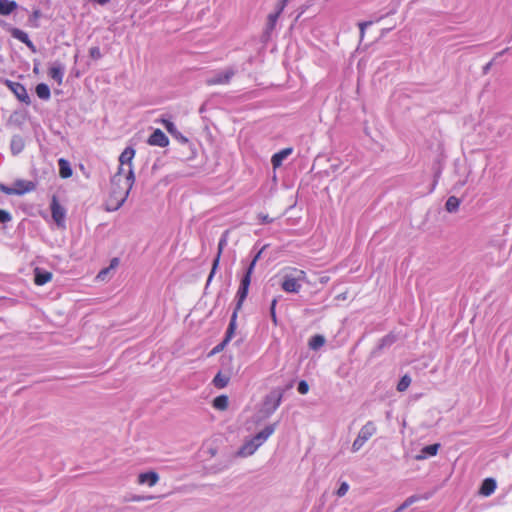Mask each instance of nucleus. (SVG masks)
<instances>
[{
    "mask_svg": "<svg viewBox=\"0 0 512 512\" xmlns=\"http://www.w3.org/2000/svg\"><path fill=\"white\" fill-rule=\"evenodd\" d=\"M282 401V393L279 391H272L269 393L264 401L260 413L263 418L270 417L280 406Z\"/></svg>",
    "mask_w": 512,
    "mask_h": 512,
    "instance_id": "obj_6",
    "label": "nucleus"
},
{
    "mask_svg": "<svg viewBox=\"0 0 512 512\" xmlns=\"http://www.w3.org/2000/svg\"><path fill=\"white\" fill-rule=\"evenodd\" d=\"M213 383L218 388H223L228 384V378L226 376H223L221 373H218L214 379Z\"/></svg>",
    "mask_w": 512,
    "mask_h": 512,
    "instance_id": "obj_33",
    "label": "nucleus"
},
{
    "mask_svg": "<svg viewBox=\"0 0 512 512\" xmlns=\"http://www.w3.org/2000/svg\"><path fill=\"white\" fill-rule=\"evenodd\" d=\"M65 74V66L60 62H54L49 68L48 75L51 79L61 85Z\"/></svg>",
    "mask_w": 512,
    "mask_h": 512,
    "instance_id": "obj_15",
    "label": "nucleus"
},
{
    "mask_svg": "<svg viewBox=\"0 0 512 512\" xmlns=\"http://www.w3.org/2000/svg\"><path fill=\"white\" fill-rule=\"evenodd\" d=\"M372 24H373V21H365V22H360L358 24L359 30H360V38L361 39L364 38L366 28L371 26Z\"/></svg>",
    "mask_w": 512,
    "mask_h": 512,
    "instance_id": "obj_36",
    "label": "nucleus"
},
{
    "mask_svg": "<svg viewBox=\"0 0 512 512\" xmlns=\"http://www.w3.org/2000/svg\"><path fill=\"white\" fill-rule=\"evenodd\" d=\"M36 95L42 100H49L51 97L50 88L45 83H39L35 88Z\"/></svg>",
    "mask_w": 512,
    "mask_h": 512,
    "instance_id": "obj_27",
    "label": "nucleus"
},
{
    "mask_svg": "<svg viewBox=\"0 0 512 512\" xmlns=\"http://www.w3.org/2000/svg\"><path fill=\"white\" fill-rule=\"evenodd\" d=\"M338 299L345 300L346 299V293H342L338 296Z\"/></svg>",
    "mask_w": 512,
    "mask_h": 512,
    "instance_id": "obj_45",
    "label": "nucleus"
},
{
    "mask_svg": "<svg viewBox=\"0 0 512 512\" xmlns=\"http://www.w3.org/2000/svg\"><path fill=\"white\" fill-rule=\"evenodd\" d=\"M234 75L235 70L233 68H228L223 71L215 72L212 76L206 79V83L208 85L228 84Z\"/></svg>",
    "mask_w": 512,
    "mask_h": 512,
    "instance_id": "obj_11",
    "label": "nucleus"
},
{
    "mask_svg": "<svg viewBox=\"0 0 512 512\" xmlns=\"http://www.w3.org/2000/svg\"><path fill=\"white\" fill-rule=\"evenodd\" d=\"M281 281V288H301L311 284L306 279V273L303 270L292 267L282 271Z\"/></svg>",
    "mask_w": 512,
    "mask_h": 512,
    "instance_id": "obj_3",
    "label": "nucleus"
},
{
    "mask_svg": "<svg viewBox=\"0 0 512 512\" xmlns=\"http://www.w3.org/2000/svg\"><path fill=\"white\" fill-rule=\"evenodd\" d=\"M159 481L158 473L154 471L140 473L137 482L140 485H148L149 487L155 486Z\"/></svg>",
    "mask_w": 512,
    "mask_h": 512,
    "instance_id": "obj_16",
    "label": "nucleus"
},
{
    "mask_svg": "<svg viewBox=\"0 0 512 512\" xmlns=\"http://www.w3.org/2000/svg\"><path fill=\"white\" fill-rule=\"evenodd\" d=\"M147 143L151 146L166 147L169 144V139L162 130L155 129Z\"/></svg>",
    "mask_w": 512,
    "mask_h": 512,
    "instance_id": "obj_14",
    "label": "nucleus"
},
{
    "mask_svg": "<svg viewBox=\"0 0 512 512\" xmlns=\"http://www.w3.org/2000/svg\"><path fill=\"white\" fill-rule=\"evenodd\" d=\"M293 152L292 148H284L280 150L279 152L275 153L271 158V163L274 169L279 168L283 161L291 155Z\"/></svg>",
    "mask_w": 512,
    "mask_h": 512,
    "instance_id": "obj_17",
    "label": "nucleus"
},
{
    "mask_svg": "<svg viewBox=\"0 0 512 512\" xmlns=\"http://www.w3.org/2000/svg\"><path fill=\"white\" fill-rule=\"evenodd\" d=\"M166 130L174 137L179 138L182 142H187L188 139L184 137L178 130L173 122L170 120H163Z\"/></svg>",
    "mask_w": 512,
    "mask_h": 512,
    "instance_id": "obj_25",
    "label": "nucleus"
},
{
    "mask_svg": "<svg viewBox=\"0 0 512 512\" xmlns=\"http://www.w3.org/2000/svg\"><path fill=\"white\" fill-rule=\"evenodd\" d=\"M25 142L22 136L14 135L10 141V149L13 155H17L23 151Z\"/></svg>",
    "mask_w": 512,
    "mask_h": 512,
    "instance_id": "obj_21",
    "label": "nucleus"
},
{
    "mask_svg": "<svg viewBox=\"0 0 512 512\" xmlns=\"http://www.w3.org/2000/svg\"><path fill=\"white\" fill-rule=\"evenodd\" d=\"M0 25H3L7 28V30L10 32L11 36L20 42L24 43L31 52L35 53L37 51L36 46L34 43L29 39V36L26 32L19 28L12 27L10 25H7L3 20H0Z\"/></svg>",
    "mask_w": 512,
    "mask_h": 512,
    "instance_id": "obj_10",
    "label": "nucleus"
},
{
    "mask_svg": "<svg viewBox=\"0 0 512 512\" xmlns=\"http://www.w3.org/2000/svg\"><path fill=\"white\" fill-rule=\"evenodd\" d=\"M18 7L16 1L13 0H0V15H10Z\"/></svg>",
    "mask_w": 512,
    "mask_h": 512,
    "instance_id": "obj_23",
    "label": "nucleus"
},
{
    "mask_svg": "<svg viewBox=\"0 0 512 512\" xmlns=\"http://www.w3.org/2000/svg\"><path fill=\"white\" fill-rule=\"evenodd\" d=\"M124 173H125V169L122 167H119L118 172L111 179L112 191H111L110 199L108 201V206H107L108 211H112L111 208L116 205V203L118 202L120 193L125 188V183H124V175L125 174Z\"/></svg>",
    "mask_w": 512,
    "mask_h": 512,
    "instance_id": "obj_5",
    "label": "nucleus"
},
{
    "mask_svg": "<svg viewBox=\"0 0 512 512\" xmlns=\"http://www.w3.org/2000/svg\"><path fill=\"white\" fill-rule=\"evenodd\" d=\"M7 86L15 94L17 99L25 104H30V97L26 88L19 82L6 81Z\"/></svg>",
    "mask_w": 512,
    "mask_h": 512,
    "instance_id": "obj_13",
    "label": "nucleus"
},
{
    "mask_svg": "<svg viewBox=\"0 0 512 512\" xmlns=\"http://www.w3.org/2000/svg\"><path fill=\"white\" fill-rule=\"evenodd\" d=\"M297 390L300 394L305 395L309 391V385L306 381L302 380L299 382Z\"/></svg>",
    "mask_w": 512,
    "mask_h": 512,
    "instance_id": "obj_37",
    "label": "nucleus"
},
{
    "mask_svg": "<svg viewBox=\"0 0 512 512\" xmlns=\"http://www.w3.org/2000/svg\"><path fill=\"white\" fill-rule=\"evenodd\" d=\"M287 1L288 0H280L275 7V11L268 15L267 23L263 33V37H265L266 39L270 37L272 31L274 30L278 18L280 17L281 13L283 12L284 8L287 5Z\"/></svg>",
    "mask_w": 512,
    "mask_h": 512,
    "instance_id": "obj_7",
    "label": "nucleus"
},
{
    "mask_svg": "<svg viewBox=\"0 0 512 512\" xmlns=\"http://www.w3.org/2000/svg\"><path fill=\"white\" fill-rule=\"evenodd\" d=\"M29 181H17L15 183V187L14 188H24L25 187V184H28Z\"/></svg>",
    "mask_w": 512,
    "mask_h": 512,
    "instance_id": "obj_44",
    "label": "nucleus"
},
{
    "mask_svg": "<svg viewBox=\"0 0 512 512\" xmlns=\"http://www.w3.org/2000/svg\"><path fill=\"white\" fill-rule=\"evenodd\" d=\"M491 63H488L487 66L485 67V69H489Z\"/></svg>",
    "mask_w": 512,
    "mask_h": 512,
    "instance_id": "obj_48",
    "label": "nucleus"
},
{
    "mask_svg": "<svg viewBox=\"0 0 512 512\" xmlns=\"http://www.w3.org/2000/svg\"><path fill=\"white\" fill-rule=\"evenodd\" d=\"M325 344V338L322 335H315L309 341V347L317 350Z\"/></svg>",
    "mask_w": 512,
    "mask_h": 512,
    "instance_id": "obj_30",
    "label": "nucleus"
},
{
    "mask_svg": "<svg viewBox=\"0 0 512 512\" xmlns=\"http://www.w3.org/2000/svg\"><path fill=\"white\" fill-rule=\"evenodd\" d=\"M349 490V485L346 482H343L338 488L336 494L339 497H343Z\"/></svg>",
    "mask_w": 512,
    "mask_h": 512,
    "instance_id": "obj_39",
    "label": "nucleus"
},
{
    "mask_svg": "<svg viewBox=\"0 0 512 512\" xmlns=\"http://www.w3.org/2000/svg\"><path fill=\"white\" fill-rule=\"evenodd\" d=\"M377 430L378 428L374 421H367L359 429L358 434L352 443V452H358L365 445V443L377 433Z\"/></svg>",
    "mask_w": 512,
    "mask_h": 512,
    "instance_id": "obj_4",
    "label": "nucleus"
},
{
    "mask_svg": "<svg viewBox=\"0 0 512 512\" xmlns=\"http://www.w3.org/2000/svg\"><path fill=\"white\" fill-rule=\"evenodd\" d=\"M496 487L497 484L493 478H486L481 484L479 493L482 496L488 497L495 492Z\"/></svg>",
    "mask_w": 512,
    "mask_h": 512,
    "instance_id": "obj_19",
    "label": "nucleus"
},
{
    "mask_svg": "<svg viewBox=\"0 0 512 512\" xmlns=\"http://www.w3.org/2000/svg\"><path fill=\"white\" fill-rule=\"evenodd\" d=\"M52 277L50 272L36 268L34 270V282L38 286L45 285Z\"/></svg>",
    "mask_w": 512,
    "mask_h": 512,
    "instance_id": "obj_22",
    "label": "nucleus"
},
{
    "mask_svg": "<svg viewBox=\"0 0 512 512\" xmlns=\"http://www.w3.org/2000/svg\"><path fill=\"white\" fill-rule=\"evenodd\" d=\"M11 219V214L8 211L0 209V223H7L11 221Z\"/></svg>",
    "mask_w": 512,
    "mask_h": 512,
    "instance_id": "obj_38",
    "label": "nucleus"
},
{
    "mask_svg": "<svg viewBox=\"0 0 512 512\" xmlns=\"http://www.w3.org/2000/svg\"><path fill=\"white\" fill-rule=\"evenodd\" d=\"M459 205L460 200L455 196H450L446 201L445 208L448 212L452 213L457 211Z\"/></svg>",
    "mask_w": 512,
    "mask_h": 512,
    "instance_id": "obj_29",
    "label": "nucleus"
},
{
    "mask_svg": "<svg viewBox=\"0 0 512 512\" xmlns=\"http://www.w3.org/2000/svg\"><path fill=\"white\" fill-rule=\"evenodd\" d=\"M119 263L120 261L118 258H112L109 266L100 270L96 278L101 281L106 280L111 276L112 272L118 267Z\"/></svg>",
    "mask_w": 512,
    "mask_h": 512,
    "instance_id": "obj_18",
    "label": "nucleus"
},
{
    "mask_svg": "<svg viewBox=\"0 0 512 512\" xmlns=\"http://www.w3.org/2000/svg\"><path fill=\"white\" fill-rule=\"evenodd\" d=\"M59 175L61 178H69L72 176V168L70 162L64 158L58 160Z\"/></svg>",
    "mask_w": 512,
    "mask_h": 512,
    "instance_id": "obj_24",
    "label": "nucleus"
},
{
    "mask_svg": "<svg viewBox=\"0 0 512 512\" xmlns=\"http://www.w3.org/2000/svg\"><path fill=\"white\" fill-rule=\"evenodd\" d=\"M259 218L261 220V223L268 224L272 222V219L268 215H259Z\"/></svg>",
    "mask_w": 512,
    "mask_h": 512,
    "instance_id": "obj_43",
    "label": "nucleus"
},
{
    "mask_svg": "<svg viewBox=\"0 0 512 512\" xmlns=\"http://www.w3.org/2000/svg\"><path fill=\"white\" fill-rule=\"evenodd\" d=\"M225 243H226V240H225V239H221V240L219 241V252H218L217 257H216V258L214 259V261H213V267H212L211 273H210V275H209V277H208L206 287L209 285V283H210V281H211V278L213 277V274H214V272H215V270H216V267H217V265H218V263H219V257H220V253H221L222 247H223V245H224Z\"/></svg>",
    "mask_w": 512,
    "mask_h": 512,
    "instance_id": "obj_31",
    "label": "nucleus"
},
{
    "mask_svg": "<svg viewBox=\"0 0 512 512\" xmlns=\"http://www.w3.org/2000/svg\"><path fill=\"white\" fill-rule=\"evenodd\" d=\"M224 345H225V344H223V343H222L220 346H218V347L216 348V350L218 351V350L222 349Z\"/></svg>",
    "mask_w": 512,
    "mask_h": 512,
    "instance_id": "obj_46",
    "label": "nucleus"
},
{
    "mask_svg": "<svg viewBox=\"0 0 512 512\" xmlns=\"http://www.w3.org/2000/svg\"><path fill=\"white\" fill-rule=\"evenodd\" d=\"M275 306H276V299H273L272 303H271V318L273 320V322L276 324L277 323V318H276V313H275Z\"/></svg>",
    "mask_w": 512,
    "mask_h": 512,
    "instance_id": "obj_42",
    "label": "nucleus"
},
{
    "mask_svg": "<svg viewBox=\"0 0 512 512\" xmlns=\"http://www.w3.org/2000/svg\"><path fill=\"white\" fill-rule=\"evenodd\" d=\"M246 296H247V290H241L238 294L237 305H236L235 310L231 316V320H230L223 344H226L228 341H230V339L233 337V335L236 331L237 314H238V311L241 309L242 303L245 300Z\"/></svg>",
    "mask_w": 512,
    "mask_h": 512,
    "instance_id": "obj_8",
    "label": "nucleus"
},
{
    "mask_svg": "<svg viewBox=\"0 0 512 512\" xmlns=\"http://www.w3.org/2000/svg\"><path fill=\"white\" fill-rule=\"evenodd\" d=\"M51 214L54 222L59 228H65L66 210L65 208L53 197L51 205Z\"/></svg>",
    "mask_w": 512,
    "mask_h": 512,
    "instance_id": "obj_12",
    "label": "nucleus"
},
{
    "mask_svg": "<svg viewBox=\"0 0 512 512\" xmlns=\"http://www.w3.org/2000/svg\"><path fill=\"white\" fill-rule=\"evenodd\" d=\"M42 16V13L39 9H36L32 12V14L28 18V23L33 28H38L39 25V18Z\"/></svg>",
    "mask_w": 512,
    "mask_h": 512,
    "instance_id": "obj_32",
    "label": "nucleus"
},
{
    "mask_svg": "<svg viewBox=\"0 0 512 512\" xmlns=\"http://www.w3.org/2000/svg\"><path fill=\"white\" fill-rule=\"evenodd\" d=\"M33 71H34L35 73H37V72H38V68H37V66H35V67H34Z\"/></svg>",
    "mask_w": 512,
    "mask_h": 512,
    "instance_id": "obj_47",
    "label": "nucleus"
},
{
    "mask_svg": "<svg viewBox=\"0 0 512 512\" xmlns=\"http://www.w3.org/2000/svg\"><path fill=\"white\" fill-rule=\"evenodd\" d=\"M89 55L94 60H98L102 57L101 50L98 46L91 47L89 49Z\"/></svg>",
    "mask_w": 512,
    "mask_h": 512,
    "instance_id": "obj_35",
    "label": "nucleus"
},
{
    "mask_svg": "<svg viewBox=\"0 0 512 512\" xmlns=\"http://www.w3.org/2000/svg\"><path fill=\"white\" fill-rule=\"evenodd\" d=\"M228 403V397L225 395H220L213 400V407L217 410L223 411L227 409Z\"/></svg>",
    "mask_w": 512,
    "mask_h": 512,
    "instance_id": "obj_28",
    "label": "nucleus"
},
{
    "mask_svg": "<svg viewBox=\"0 0 512 512\" xmlns=\"http://www.w3.org/2000/svg\"><path fill=\"white\" fill-rule=\"evenodd\" d=\"M410 383H411V379H410V377H408L407 375H405V376H403V377L401 378V380L399 381V383H398V385H397V389H398L399 391H405V390L409 387Z\"/></svg>",
    "mask_w": 512,
    "mask_h": 512,
    "instance_id": "obj_34",
    "label": "nucleus"
},
{
    "mask_svg": "<svg viewBox=\"0 0 512 512\" xmlns=\"http://www.w3.org/2000/svg\"><path fill=\"white\" fill-rule=\"evenodd\" d=\"M34 189V184L32 182H28V184H25V187L24 188H9V187H3V191L6 193V194H17V195H22L24 193H27V192H30L31 190Z\"/></svg>",
    "mask_w": 512,
    "mask_h": 512,
    "instance_id": "obj_26",
    "label": "nucleus"
},
{
    "mask_svg": "<svg viewBox=\"0 0 512 512\" xmlns=\"http://www.w3.org/2000/svg\"><path fill=\"white\" fill-rule=\"evenodd\" d=\"M264 250V247H262L259 251H257L251 261L247 264V266L244 268V273L240 279V285L239 288H249L251 283V275L254 271V268L256 266L257 261L259 260L262 252Z\"/></svg>",
    "mask_w": 512,
    "mask_h": 512,
    "instance_id": "obj_9",
    "label": "nucleus"
},
{
    "mask_svg": "<svg viewBox=\"0 0 512 512\" xmlns=\"http://www.w3.org/2000/svg\"><path fill=\"white\" fill-rule=\"evenodd\" d=\"M440 448V444H432L425 446L421 449L420 454L415 456L416 460H424L428 456H435L438 453V450Z\"/></svg>",
    "mask_w": 512,
    "mask_h": 512,
    "instance_id": "obj_20",
    "label": "nucleus"
},
{
    "mask_svg": "<svg viewBox=\"0 0 512 512\" xmlns=\"http://www.w3.org/2000/svg\"><path fill=\"white\" fill-rule=\"evenodd\" d=\"M134 156H135V150L132 147L125 148L124 151L119 156V162H120L119 167H122L125 169L124 166H127L128 169H127V171L125 170V173H124L125 174L124 175L125 188L120 193L118 202L116 203V205L114 207L111 208V210H118L124 204V202L128 198L129 193L132 189V186L135 181V176H134V172H133V168H132V160H133Z\"/></svg>",
    "mask_w": 512,
    "mask_h": 512,
    "instance_id": "obj_2",
    "label": "nucleus"
},
{
    "mask_svg": "<svg viewBox=\"0 0 512 512\" xmlns=\"http://www.w3.org/2000/svg\"><path fill=\"white\" fill-rule=\"evenodd\" d=\"M157 497L156 496H153V495H149V496H141V495H135L131 498V501H134V502H141V501H146V500H153V499H156Z\"/></svg>",
    "mask_w": 512,
    "mask_h": 512,
    "instance_id": "obj_40",
    "label": "nucleus"
},
{
    "mask_svg": "<svg viewBox=\"0 0 512 512\" xmlns=\"http://www.w3.org/2000/svg\"><path fill=\"white\" fill-rule=\"evenodd\" d=\"M415 501V497H410L408 498L398 509L396 512H400L402 510H404L405 508H407L408 506H410L412 503H414Z\"/></svg>",
    "mask_w": 512,
    "mask_h": 512,
    "instance_id": "obj_41",
    "label": "nucleus"
},
{
    "mask_svg": "<svg viewBox=\"0 0 512 512\" xmlns=\"http://www.w3.org/2000/svg\"><path fill=\"white\" fill-rule=\"evenodd\" d=\"M276 428L277 422L265 426L254 436L246 438L237 450L236 456L240 458H247L254 455L256 451L274 434Z\"/></svg>",
    "mask_w": 512,
    "mask_h": 512,
    "instance_id": "obj_1",
    "label": "nucleus"
}]
</instances>
